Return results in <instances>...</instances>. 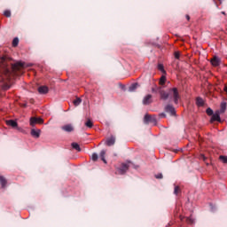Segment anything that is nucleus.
<instances>
[{
    "mask_svg": "<svg viewBox=\"0 0 227 227\" xmlns=\"http://www.w3.org/2000/svg\"><path fill=\"white\" fill-rule=\"evenodd\" d=\"M72 147L76 150L77 152H81V146H79V144L77 143H73Z\"/></svg>",
    "mask_w": 227,
    "mask_h": 227,
    "instance_id": "aec40b11",
    "label": "nucleus"
},
{
    "mask_svg": "<svg viewBox=\"0 0 227 227\" xmlns=\"http://www.w3.org/2000/svg\"><path fill=\"white\" fill-rule=\"evenodd\" d=\"M2 61H6V57H2Z\"/></svg>",
    "mask_w": 227,
    "mask_h": 227,
    "instance_id": "f704fd0d",
    "label": "nucleus"
},
{
    "mask_svg": "<svg viewBox=\"0 0 227 227\" xmlns=\"http://www.w3.org/2000/svg\"><path fill=\"white\" fill-rule=\"evenodd\" d=\"M220 160H222L223 164H227V156H220Z\"/></svg>",
    "mask_w": 227,
    "mask_h": 227,
    "instance_id": "c85d7f7f",
    "label": "nucleus"
},
{
    "mask_svg": "<svg viewBox=\"0 0 227 227\" xmlns=\"http://www.w3.org/2000/svg\"><path fill=\"white\" fill-rule=\"evenodd\" d=\"M158 92L160 93V97L161 100H168V98H173L175 104H178V100L180 99V93H178V89L172 88L169 89L168 92L162 89H159Z\"/></svg>",
    "mask_w": 227,
    "mask_h": 227,
    "instance_id": "f257e3e1",
    "label": "nucleus"
},
{
    "mask_svg": "<svg viewBox=\"0 0 227 227\" xmlns=\"http://www.w3.org/2000/svg\"><path fill=\"white\" fill-rule=\"evenodd\" d=\"M155 178L160 179L162 178V174H158L155 176Z\"/></svg>",
    "mask_w": 227,
    "mask_h": 227,
    "instance_id": "72a5a7b5",
    "label": "nucleus"
},
{
    "mask_svg": "<svg viewBox=\"0 0 227 227\" xmlns=\"http://www.w3.org/2000/svg\"><path fill=\"white\" fill-rule=\"evenodd\" d=\"M17 45H19V38L15 37L12 40V47H17Z\"/></svg>",
    "mask_w": 227,
    "mask_h": 227,
    "instance_id": "393cba45",
    "label": "nucleus"
},
{
    "mask_svg": "<svg viewBox=\"0 0 227 227\" xmlns=\"http://www.w3.org/2000/svg\"><path fill=\"white\" fill-rule=\"evenodd\" d=\"M220 107V112L224 113V111H226V102H222Z\"/></svg>",
    "mask_w": 227,
    "mask_h": 227,
    "instance_id": "6ab92c4d",
    "label": "nucleus"
},
{
    "mask_svg": "<svg viewBox=\"0 0 227 227\" xmlns=\"http://www.w3.org/2000/svg\"><path fill=\"white\" fill-rule=\"evenodd\" d=\"M4 72L5 74V77H10V69L9 68H5Z\"/></svg>",
    "mask_w": 227,
    "mask_h": 227,
    "instance_id": "7c9ffc66",
    "label": "nucleus"
},
{
    "mask_svg": "<svg viewBox=\"0 0 227 227\" xmlns=\"http://www.w3.org/2000/svg\"><path fill=\"white\" fill-rule=\"evenodd\" d=\"M174 56H175V58H176V59H180V52H179V51H176V52L174 53Z\"/></svg>",
    "mask_w": 227,
    "mask_h": 227,
    "instance_id": "2f4dec72",
    "label": "nucleus"
},
{
    "mask_svg": "<svg viewBox=\"0 0 227 227\" xmlns=\"http://www.w3.org/2000/svg\"><path fill=\"white\" fill-rule=\"evenodd\" d=\"M91 159L94 160V162H96V160H98V154L93 153Z\"/></svg>",
    "mask_w": 227,
    "mask_h": 227,
    "instance_id": "cd10ccee",
    "label": "nucleus"
},
{
    "mask_svg": "<svg viewBox=\"0 0 227 227\" xmlns=\"http://www.w3.org/2000/svg\"><path fill=\"white\" fill-rule=\"evenodd\" d=\"M6 124L9 126V127H12L13 129H15V127H17V121H13V120H9V121H6Z\"/></svg>",
    "mask_w": 227,
    "mask_h": 227,
    "instance_id": "4468645a",
    "label": "nucleus"
},
{
    "mask_svg": "<svg viewBox=\"0 0 227 227\" xmlns=\"http://www.w3.org/2000/svg\"><path fill=\"white\" fill-rule=\"evenodd\" d=\"M207 114H208V116H212V114H214V111L212 110V108H207L206 110Z\"/></svg>",
    "mask_w": 227,
    "mask_h": 227,
    "instance_id": "bb28decb",
    "label": "nucleus"
},
{
    "mask_svg": "<svg viewBox=\"0 0 227 227\" xmlns=\"http://www.w3.org/2000/svg\"><path fill=\"white\" fill-rule=\"evenodd\" d=\"M81 102H82V100H81V98H76L73 101L74 106H80Z\"/></svg>",
    "mask_w": 227,
    "mask_h": 227,
    "instance_id": "b1692460",
    "label": "nucleus"
},
{
    "mask_svg": "<svg viewBox=\"0 0 227 227\" xmlns=\"http://www.w3.org/2000/svg\"><path fill=\"white\" fill-rule=\"evenodd\" d=\"M85 126L88 127V129H91L93 127V121H91V120H88L86 122H85Z\"/></svg>",
    "mask_w": 227,
    "mask_h": 227,
    "instance_id": "412c9836",
    "label": "nucleus"
},
{
    "mask_svg": "<svg viewBox=\"0 0 227 227\" xmlns=\"http://www.w3.org/2000/svg\"><path fill=\"white\" fill-rule=\"evenodd\" d=\"M145 123H157V120L155 117H152L150 114H145L144 118Z\"/></svg>",
    "mask_w": 227,
    "mask_h": 227,
    "instance_id": "20e7f679",
    "label": "nucleus"
},
{
    "mask_svg": "<svg viewBox=\"0 0 227 227\" xmlns=\"http://www.w3.org/2000/svg\"><path fill=\"white\" fill-rule=\"evenodd\" d=\"M158 69L162 72L163 74L166 73V71L164 70V66L162 64H159L158 65Z\"/></svg>",
    "mask_w": 227,
    "mask_h": 227,
    "instance_id": "a878e982",
    "label": "nucleus"
},
{
    "mask_svg": "<svg viewBox=\"0 0 227 227\" xmlns=\"http://www.w3.org/2000/svg\"><path fill=\"white\" fill-rule=\"evenodd\" d=\"M211 64L213 67H219V65H221V59L215 57L211 59Z\"/></svg>",
    "mask_w": 227,
    "mask_h": 227,
    "instance_id": "1a4fd4ad",
    "label": "nucleus"
},
{
    "mask_svg": "<svg viewBox=\"0 0 227 227\" xmlns=\"http://www.w3.org/2000/svg\"><path fill=\"white\" fill-rule=\"evenodd\" d=\"M160 116L165 117V116H166V114H160Z\"/></svg>",
    "mask_w": 227,
    "mask_h": 227,
    "instance_id": "e433bc0d",
    "label": "nucleus"
},
{
    "mask_svg": "<svg viewBox=\"0 0 227 227\" xmlns=\"http://www.w3.org/2000/svg\"><path fill=\"white\" fill-rule=\"evenodd\" d=\"M186 19L189 20V19H190L189 16H186Z\"/></svg>",
    "mask_w": 227,
    "mask_h": 227,
    "instance_id": "58836bf2",
    "label": "nucleus"
},
{
    "mask_svg": "<svg viewBox=\"0 0 227 227\" xmlns=\"http://www.w3.org/2000/svg\"><path fill=\"white\" fill-rule=\"evenodd\" d=\"M38 123L39 125H42L43 123V119L42 118H36V117H31L30 118V126L35 127Z\"/></svg>",
    "mask_w": 227,
    "mask_h": 227,
    "instance_id": "f03ea898",
    "label": "nucleus"
},
{
    "mask_svg": "<svg viewBox=\"0 0 227 227\" xmlns=\"http://www.w3.org/2000/svg\"><path fill=\"white\" fill-rule=\"evenodd\" d=\"M196 104H197V106H199V107L203 106V104H204L203 98H197V99H196Z\"/></svg>",
    "mask_w": 227,
    "mask_h": 227,
    "instance_id": "a211bd4d",
    "label": "nucleus"
},
{
    "mask_svg": "<svg viewBox=\"0 0 227 227\" xmlns=\"http://www.w3.org/2000/svg\"><path fill=\"white\" fill-rule=\"evenodd\" d=\"M114 143H116V138L114 137H110L106 141V146H113V145H114Z\"/></svg>",
    "mask_w": 227,
    "mask_h": 227,
    "instance_id": "0eeeda50",
    "label": "nucleus"
},
{
    "mask_svg": "<svg viewBox=\"0 0 227 227\" xmlns=\"http://www.w3.org/2000/svg\"><path fill=\"white\" fill-rule=\"evenodd\" d=\"M38 92L41 93V95H45L49 93V88H47V86H41L38 88Z\"/></svg>",
    "mask_w": 227,
    "mask_h": 227,
    "instance_id": "9d476101",
    "label": "nucleus"
},
{
    "mask_svg": "<svg viewBox=\"0 0 227 227\" xmlns=\"http://www.w3.org/2000/svg\"><path fill=\"white\" fill-rule=\"evenodd\" d=\"M0 184L2 185V187H6V179L4 178V176H0Z\"/></svg>",
    "mask_w": 227,
    "mask_h": 227,
    "instance_id": "f3484780",
    "label": "nucleus"
},
{
    "mask_svg": "<svg viewBox=\"0 0 227 227\" xmlns=\"http://www.w3.org/2000/svg\"><path fill=\"white\" fill-rule=\"evenodd\" d=\"M224 91L227 93V86L224 87Z\"/></svg>",
    "mask_w": 227,
    "mask_h": 227,
    "instance_id": "c9c22d12",
    "label": "nucleus"
},
{
    "mask_svg": "<svg viewBox=\"0 0 227 227\" xmlns=\"http://www.w3.org/2000/svg\"><path fill=\"white\" fill-rule=\"evenodd\" d=\"M128 170H129V165L122 164L121 168H120L118 171L120 175H124V173H127Z\"/></svg>",
    "mask_w": 227,
    "mask_h": 227,
    "instance_id": "6e6552de",
    "label": "nucleus"
},
{
    "mask_svg": "<svg viewBox=\"0 0 227 227\" xmlns=\"http://www.w3.org/2000/svg\"><path fill=\"white\" fill-rule=\"evenodd\" d=\"M137 83H133L130 87H129V91H135L136 90H137Z\"/></svg>",
    "mask_w": 227,
    "mask_h": 227,
    "instance_id": "5701e85b",
    "label": "nucleus"
},
{
    "mask_svg": "<svg viewBox=\"0 0 227 227\" xmlns=\"http://www.w3.org/2000/svg\"><path fill=\"white\" fill-rule=\"evenodd\" d=\"M219 1H223V0H219Z\"/></svg>",
    "mask_w": 227,
    "mask_h": 227,
    "instance_id": "a19ab883",
    "label": "nucleus"
},
{
    "mask_svg": "<svg viewBox=\"0 0 227 227\" xmlns=\"http://www.w3.org/2000/svg\"><path fill=\"white\" fill-rule=\"evenodd\" d=\"M178 191H180V188L178 186H176L174 190V193L178 194Z\"/></svg>",
    "mask_w": 227,
    "mask_h": 227,
    "instance_id": "473e14b6",
    "label": "nucleus"
},
{
    "mask_svg": "<svg viewBox=\"0 0 227 227\" xmlns=\"http://www.w3.org/2000/svg\"><path fill=\"white\" fill-rule=\"evenodd\" d=\"M41 132L40 129H31V136H33V137H40Z\"/></svg>",
    "mask_w": 227,
    "mask_h": 227,
    "instance_id": "ddd939ff",
    "label": "nucleus"
},
{
    "mask_svg": "<svg viewBox=\"0 0 227 227\" xmlns=\"http://www.w3.org/2000/svg\"><path fill=\"white\" fill-rule=\"evenodd\" d=\"M165 112L169 113L171 116H175V114H176V112L175 111V106L171 105H167L165 106Z\"/></svg>",
    "mask_w": 227,
    "mask_h": 227,
    "instance_id": "7ed1b4c3",
    "label": "nucleus"
},
{
    "mask_svg": "<svg viewBox=\"0 0 227 227\" xmlns=\"http://www.w3.org/2000/svg\"><path fill=\"white\" fill-rule=\"evenodd\" d=\"M213 121H221V115L219 114V113H215L212 115L211 122Z\"/></svg>",
    "mask_w": 227,
    "mask_h": 227,
    "instance_id": "f8f14e48",
    "label": "nucleus"
},
{
    "mask_svg": "<svg viewBox=\"0 0 227 227\" xmlns=\"http://www.w3.org/2000/svg\"><path fill=\"white\" fill-rule=\"evenodd\" d=\"M160 86H164V84H166V76H161L160 77Z\"/></svg>",
    "mask_w": 227,
    "mask_h": 227,
    "instance_id": "4be33fe9",
    "label": "nucleus"
},
{
    "mask_svg": "<svg viewBox=\"0 0 227 227\" xmlns=\"http://www.w3.org/2000/svg\"><path fill=\"white\" fill-rule=\"evenodd\" d=\"M4 15L5 17H12V12L10 11H5V12H4Z\"/></svg>",
    "mask_w": 227,
    "mask_h": 227,
    "instance_id": "c756f323",
    "label": "nucleus"
},
{
    "mask_svg": "<svg viewBox=\"0 0 227 227\" xmlns=\"http://www.w3.org/2000/svg\"><path fill=\"white\" fill-rule=\"evenodd\" d=\"M185 221H186L187 224H194V218L192 217V215L186 217Z\"/></svg>",
    "mask_w": 227,
    "mask_h": 227,
    "instance_id": "dca6fc26",
    "label": "nucleus"
},
{
    "mask_svg": "<svg viewBox=\"0 0 227 227\" xmlns=\"http://www.w3.org/2000/svg\"><path fill=\"white\" fill-rule=\"evenodd\" d=\"M181 221H184V216H180Z\"/></svg>",
    "mask_w": 227,
    "mask_h": 227,
    "instance_id": "4c0bfd02",
    "label": "nucleus"
},
{
    "mask_svg": "<svg viewBox=\"0 0 227 227\" xmlns=\"http://www.w3.org/2000/svg\"><path fill=\"white\" fill-rule=\"evenodd\" d=\"M24 67V63L22 62H17L12 65V69L13 70H20V68Z\"/></svg>",
    "mask_w": 227,
    "mask_h": 227,
    "instance_id": "9b49d317",
    "label": "nucleus"
},
{
    "mask_svg": "<svg viewBox=\"0 0 227 227\" xmlns=\"http://www.w3.org/2000/svg\"><path fill=\"white\" fill-rule=\"evenodd\" d=\"M99 158L101 159V160H103V162L105 164H107V160H106V151L105 150L100 152Z\"/></svg>",
    "mask_w": 227,
    "mask_h": 227,
    "instance_id": "2eb2a0df",
    "label": "nucleus"
},
{
    "mask_svg": "<svg viewBox=\"0 0 227 227\" xmlns=\"http://www.w3.org/2000/svg\"><path fill=\"white\" fill-rule=\"evenodd\" d=\"M143 104L144 106H149V104H152V95H146L143 99Z\"/></svg>",
    "mask_w": 227,
    "mask_h": 227,
    "instance_id": "423d86ee",
    "label": "nucleus"
},
{
    "mask_svg": "<svg viewBox=\"0 0 227 227\" xmlns=\"http://www.w3.org/2000/svg\"><path fill=\"white\" fill-rule=\"evenodd\" d=\"M222 13L224 15V12H222Z\"/></svg>",
    "mask_w": 227,
    "mask_h": 227,
    "instance_id": "ea45409f",
    "label": "nucleus"
},
{
    "mask_svg": "<svg viewBox=\"0 0 227 227\" xmlns=\"http://www.w3.org/2000/svg\"><path fill=\"white\" fill-rule=\"evenodd\" d=\"M61 129L64 132H74V126L72 124H66Z\"/></svg>",
    "mask_w": 227,
    "mask_h": 227,
    "instance_id": "39448f33",
    "label": "nucleus"
}]
</instances>
